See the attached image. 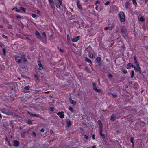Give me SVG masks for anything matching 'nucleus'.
<instances>
[{
	"label": "nucleus",
	"mask_w": 148,
	"mask_h": 148,
	"mask_svg": "<svg viewBox=\"0 0 148 148\" xmlns=\"http://www.w3.org/2000/svg\"><path fill=\"white\" fill-rule=\"evenodd\" d=\"M2 36L5 38H7V36L5 35H4L3 34L2 35Z\"/></svg>",
	"instance_id": "obj_43"
},
{
	"label": "nucleus",
	"mask_w": 148,
	"mask_h": 148,
	"mask_svg": "<svg viewBox=\"0 0 148 148\" xmlns=\"http://www.w3.org/2000/svg\"><path fill=\"white\" fill-rule=\"evenodd\" d=\"M34 136H36V134L35 133H34Z\"/></svg>",
	"instance_id": "obj_60"
},
{
	"label": "nucleus",
	"mask_w": 148,
	"mask_h": 148,
	"mask_svg": "<svg viewBox=\"0 0 148 148\" xmlns=\"http://www.w3.org/2000/svg\"><path fill=\"white\" fill-rule=\"evenodd\" d=\"M69 100L73 105H75L76 104V102L75 101L72 100L71 98H69Z\"/></svg>",
	"instance_id": "obj_11"
},
{
	"label": "nucleus",
	"mask_w": 148,
	"mask_h": 148,
	"mask_svg": "<svg viewBox=\"0 0 148 148\" xmlns=\"http://www.w3.org/2000/svg\"><path fill=\"white\" fill-rule=\"evenodd\" d=\"M30 88V87H29V86L28 85V86H25V88H24V89L25 90H29V89Z\"/></svg>",
	"instance_id": "obj_29"
},
{
	"label": "nucleus",
	"mask_w": 148,
	"mask_h": 148,
	"mask_svg": "<svg viewBox=\"0 0 148 148\" xmlns=\"http://www.w3.org/2000/svg\"><path fill=\"white\" fill-rule=\"evenodd\" d=\"M148 1V0H145V3H146Z\"/></svg>",
	"instance_id": "obj_59"
},
{
	"label": "nucleus",
	"mask_w": 148,
	"mask_h": 148,
	"mask_svg": "<svg viewBox=\"0 0 148 148\" xmlns=\"http://www.w3.org/2000/svg\"><path fill=\"white\" fill-rule=\"evenodd\" d=\"M15 11H16V12H19L20 11V10H18L17 8H16Z\"/></svg>",
	"instance_id": "obj_40"
},
{
	"label": "nucleus",
	"mask_w": 148,
	"mask_h": 148,
	"mask_svg": "<svg viewBox=\"0 0 148 148\" xmlns=\"http://www.w3.org/2000/svg\"><path fill=\"white\" fill-rule=\"evenodd\" d=\"M92 138L93 140L95 139V135H93L92 136Z\"/></svg>",
	"instance_id": "obj_51"
},
{
	"label": "nucleus",
	"mask_w": 148,
	"mask_h": 148,
	"mask_svg": "<svg viewBox=\"0 0 148 148\" xmlns=\"http://www.w3.org/2000/svg\"><path fill=\"white\" fill-rule=\"evenodd\" d=\"M101 58L99 57H97L96 59V61L97 62H99L101 60Z\"/></svg>",
	"instance_id": "obj_23"
},
{
	"label": "nucleus",
	"mask_w": 148,
	"mask_h": 148,
	"mask_svg": "<svg viewBox=\"0 0 148 148\" xmlns=\"http://www.w3.org/2000/svg\"><path fill=\"white\" fill-rule=\"evenodd\" d=\"M70 10H71V11L72 12H73V9L72 8H70Z\"/></svg>",
	"instance_id": "obj_55"
},
{
	"label": "nucleus",
	"mask_w": 148,
	"mask_h": 148,
	"mask_svg": "<svg viewBox=\"0 0 148 148\" xmlns=\"http://www.w3.org/2000/svg\"><path fill=\"white\" fill-rule=\"evenodd\" d=\"M85 60L90 64H92V62L91 60L86 57L85 58Z\"/></svg>",
	"instance_id": "obj_19"
},
{
	"label": "nucleus",
	"mask_w": 148,
	"mask_h": 148,
	"mask_svg": "<svg viewBox=\"0 0 148 148\" xmlns=\"http://www.w3.org/2000/svg\"><path fill=\"white\" fill-rule=\"evenodd\" d=\"M37 75L36 74L35 75V76L36 78H37Z\"/></svg>",
	"instance_id": "obj_61"
},
{
	"label": "nucleus",
	"mask_w": 148,
	"mask_h": 148,
	"mask_svg": "<svg viewBox=\"0 0 148 148\" xmlns=\"http://www.w3.org/2000/svg\"><path fill=\"white\" fill-rule=\"evenodd\" d=\"M130 4L128 2H126L125 3V6L126 8L127 9L130 7Z\"/></svg>",
	"instance_id": "obj_14"
},
{
	"label": "nucleus",
	"mask_w": 148,
	"mask_h": 148,
	"mask_svg": "<svg viewBox=\"0 0 148 148\" xmlns=\"http://www.w3.org/2000/svg\"><path fill=\"white\" fill-rule=\"evenodd\" d=\"M58 49L61 52H63V50L62 49H61V48H60V47H58Z\"/></svg>",
	"instance_id": "obj_35"
},
{
	"label": "nucleus",
	"mask_w": 148,
	"mask_h": 148,
	"mask_svg": "<svg viewBox=\"0 0 148 148\" xmlns=\"http://www.w3.org/2000/svg\"><path fill=\"white\" fill-rule=\"evenodd\" d=\"M132 3L135 6H136L137 5V3L136 0H132Z\"/></svg>",
	"instance_id": "obj_25"
},
{
	"label": "nucleus",
	"mask_w": 148,
	"mask_h": 148,
	"mask_svg": "<svg viewBox=\"0 0 148 148\" xmlns=\"http://www.w3.org/2000/svg\"><path fill=\"white\" fill-rule=\"evenodd\" d=\"M14 146L15 147H18L19 145V142L17 140H14L13 141Z\"/></svg>",
	"instance_id": "obj_10"
},
{
	"label": "nucleus",
	"mask_w": 148,
	"mask_h": 148,
	"mask_svg": "<svg viewBox=\"0 0 148 148\" xmlns=\"http://www.w3.org/2000/svg\"><path fill=\"white\" fill-rule=\"evenodd\" d=\"M88 0H85V1H86V2H87L88 1Z\"/></svg>",
	"instance_id": "obj_63"
},
{
	"label": "nucleus",
	"mask_w": 148,
	"mask_h": 148,
	"mask_svg": "<svg viewBox=\"0 0 148 148\" xmlns=\"http://www.w3.org/2000/svg\"><path fill=\"white\" fill-rule=\"evenodd\" d=\"M102 129H100L99 133H100V135L101 136L102 135Z\"/></svg>",
	"instance_id": "obj_37"
},
{
	"label": "nucleus",
	"mask_w": 148,
	"mask_h": 148,
	"mask_svg": "<svg viewBox=\"0 0 148 148\" xmlns=\"http://www.w3.org/2000/svg\"><path fill=\"white\" fill-rule=\"evenodd\" d=\"M98 124H99V125H100V129H103V126H102V123L101 122V121L100 120H98Z\"/></svg>",
	"instance_id": "obj_12"
},
{
	"label": "nucleus",
	"mask_w": 148,
	"mask_h": 148,
	"mask_svg": "<svg viewBox=\"0 0 148 148\" xmlns=\"http://www.w3.org/2000/svg\"><path fill=\"white\" fill-rule=\"evenodd\" d=\"M90 58H92L93 57V55L92 54H90Z\"/></svg>",
	"instance_id": "obj_50"
},
{
	"label": "nucleus",
	"mask_w": 148,
	"mask_h": 148,
	"mask_svg": "<svg viewBox=\"0 0 148 148\" xmlns=\"http://www.w3.org/2000/svg\"><path fill=\"white\" fill-rule=\"evenodd\" d=\"M122 71L125 74L127 73V70H126L124 68L122 69Z\"/></svg>",
	"instance_id": "obj_22"
},
{
	"label": "nucleus",
	"mask_w": 148,
	"mask_h": 148,
	"mask_svg": "<svg viewBox=\"0 0 148 148\" xmlns=\"http://www.w3.org/2000/svg\"><path fill=\"white\" fill-rule=\"evenodd\" d=\"M109 27H106L104 28V30H108L109 29Z\"/></svg>",
	"instance_id": "obj_41"
},
{
	"label": "nucleus",
	"mask_w": 148,
	"mask_h": 148,
	"mask_svg": "<svg viewBox=\"0 0 148 148\" xmlns=\"http://www.w3.org/2000/svg\"><path fill=\"white\" fill-rule=\"evenodd\" d=\"M132 66V64L130 63H129L127 66V68L128 69H130L131 68Z\"/></svg>",
	"instance_id": "obj_20"
},
{
	"label": "nucleus",
	"mask_w": 148,
	"mask_h": 148,
	"mask_svg": "<svg viewBox=\"0 0 148 148\" xmlns=\"http://www.w3.org/2000/svg\"><path fill=\"white\" fill-rule=\"evenodd\" d=\"M36 34L37 36L39 38L41 39V37L40 35V33L38 31H36Z\"/></svg>",
	"instance_id": "obj_15"
},
{
	"label": "nucleus",
	"mask_w": 148,
	"mask_h": 148,
	"mask_svg": "<svg viewBox=\"0 0 148 148\" xmlns=\"http://www.w3.org/2000/svg\"><path fill=\"white\" fill-rule=\"evenodd\" d=\"M113 96L114 97H116L117 95H116L114 94L113 95Z\"/></svg>",
	"instance_id": "obj_53"
},
{
	"label": "nucleus",
	"mask_w": 148,
	"mask_h": 148,
	"mask_svg": "<svg viewBox=\"0 0 148 148\" xmlns=\"http://www.w3.org/2000/svg\"><path fill=\"white\" fill-rule=\"evenodd\" d=\"M79 37L78 36L72 39V42H77L79 39Z\"/></svg>",
	"instance_id": "obj_8"
},
{
	"label": "nucleus",
	"mask_w": 148,
	"mask_h": 148,
	"mask_svg": "<svg viewBox=\"0 0 148 148\" xmlns=\"http://www.w3.org/2000/svg\"><path fill=\"white\" fill-rule=\"evenodd\" d=\"M20 9L21 10L23 11L24 12H25L26 11L25 9L22 7H20Z\"/></svg>",
	"instance_id": "obj_27"
},
{
	"label": "nucleus",
	"mask_w": 148,
	"mask_h": 148,
	"mask_svg": "<svg viewBox=\"0 0 148 148\" xmlns=\"http://www.w3.org/2000/svg\"><path fill=\"white\" fill-rule=\"evenodd\" d=\"M134 59L136 65V67H135L134 69L136 72H138L140 71V68L139 65V64L138 62H137L136 58V56H134Z\"/></svg>",
	"instance_id": "obj_2"
},
{
	"label": "nucleus",
	"mask_w": 148,
	"mask_h": 148,
	"mask_svg": "<svg viewBox=\"0 0 148 148\" xmlns=\"http://www.w3.org/2000/svg\"><path fill=\"white\" fill-rule=\"evenodd\" d=\"M22 60H23L25 62H27V61L25 58V56L24 55H22L21 57L18 56L15 57V61L18 63H21Z\"/></svg>",
	"instance_id": "obj_1"
},
{
	"label": "nucleus",
	"mask_w": 148,
	"mask_h": 148,
	"mask_svg": "<svg viewBox=\"0 0 148 148\" xmlns=\"http://www.w3.org/2000/svg\"><path fill=\"white\" fill-rule=\"evenodd\" d=\"M116 117V116L114 115H112L110 118V119L112 121H114V119Z\"/></svg>",
	"instance_id": "obj_24"
},
{
	"label": "nucleus",
	"mask_w": 148,
	"mask_h": 148,
	"mask_svg": "<svg viewBox=\"0 0 148 148\" xmlns=\"http://www.w3.org/2000/svg\"><path fill=\"white\" fill-rule=\"evenodd\" d=\"M97 7H96L95 8H96V10H97Z\"/></svg>",
	"instance_id": "obj_64"
},
{
	"label": "nucleus",
	"mask_w": 148,
	"mask_h": 148,
	"mask_svg": "<svg viewBox=\"0 0 148 148\" xmlns=\"http://www.w3.org/2000/svg\"><path fill=\"white\" fill-rule=\"evenodd\" d=\"M102 138H105V135H103V134H102V136H101Z\"/></svg>",
	"instance_id": "obj_54"
},
{
	"label": "nucleus",
	"mask_w": 148,
	"mask_h": 148,
	"mask_svg": "<svg viewBox=\"0 0 148 148\" xmlns=\"http://www.w3.org/2000/svg\"><path fill=\"white\" fill-rule=\"evenodd\" d=\"M131 73H132L131 74V78H132L133 77L134 75V71H131Z\"/></svg>",
	"instance_id": "obj_26"
},
{
	"label": "nucleus",
	"mask_w": 148,
	"mask_h": 148,
	"mask_svg": "<svg viewBox=\"0 0 148 148\" xmlns=\"http://www.w3.org/2000/svg\"><path fill=\"white\" fill-rule=\"evenodd\" d=\"M1 112L4 114H5L8 115H10L12 114V112H7L5 111L1 110Z\"/></svg>",
	"instance_id": "obj_13"
},
{
	"label": "nucleus",
	"mask_w": 148,
	"mask_h": 148,
	"mask_svg": "<svg viewBox=\"0 0 148 148\" xmlns=\"http://www.w3.org/2000/svg\"><path fill=\"white\" fill-rule=\"evenodd\" d=\"M93 89L95 91L98 92H100L101 90L100 89H97L95 85V82H93Z\"/></svg>",
	"instance_id": "obj_4"
},
{
	"label": "nucleus",
	"mask_w": 148,
	"mask_h": 148,
	"mask_svg": "<svg viewBox=\"0 0 148 148\" xmlns=\"http://www.w3.org/2000/svg\"><path fill=\"white\" fill-rule=\"evenodd\" d=\"M57 114L59 116V117L61 118H63L64 116V112L62 111L60 112H58L57 113Z\"/></svg>",
	"instance_id": "obj_5"
},
{
	"label": "nucleus",
	"mask_w": 148,
	"mask_h": 148,
	"mask_svg": "<svg viewBox=\"0 0 148 148\" xmlns=\"http://www.w3.org/2000/svg\"><path fill=\"white\" fill-rule=\"evenodd\" d=\"M67 40L69 41H70V38L69 37V35H67Z\"/></svg>",
	"instance_id": "obj_34"
},
{
	"label": "nucleus",
	"mask_w": 148,
	"mask_h": 148,
	"mask_svg": "<svg viewBox=\"0 0 148 148\" xmlns=\"http://www.w3.org/2000/svg\"><path fill=\"white\" fill-rule=\"evenodd\" d=\"M67 124L68 126H70L71 124V123L69 120H68L67 121Z\"/></svg>",
	"instance_id": "obj_21"
},
{
	"label": "nucleus",
	"mask_w": 148,
	"mask_h": 148,
	"mask_svg": "<svg viewBox=\"0 0 148 148\" xmlns=\"http://www.w3.org/2000/svg\"><path fill=\"white\" fill-rule=\"evenodd\" d=\"M25 67L24 66H20L19 67V69H18V71H19L20 72H21L20 70L21 69H22L23 70H24L25 69Z\"/></svg>",
	"instance_id": "obj_17"
},
{
	"label": "nucleus",
	"mask_w": 148,
	"mask_h": 148,
	"mask_svg": "<svg viewBox=\"0 0 148 148\" xmlns=\"http://www.w3.org/2000/svg\"><path fill=\"white\" fill-rule=\"evenodd\" d=\"M0 27L1 28H2L3 27H2V26H0Z\"/></svg>",
	"instance_id": "obj_62"
},
{
	"label": "nucleus",
	"mask_w": 148,
	"mask_h": 148,
	"mask_svg": "<svg viewBox=\"0 0 148 148\" xmlns=\"http://www.w3.org/2000/svg\"><path fill=\"white\" fill-rule=\"evenodd\" d=\"M99 3V1H96L95 3V4H98V3Z\"/></svg>",
	"instance_id": "obj_46"
},
{
	"label": "nucleus",
	"mask_w": 148,
	"mask_h": 148,
	"mask_svg": "<svg viewBox=\"0 0 148 148\" xmlns=\"http://www.w3.org/2000/svg\"><path fill=\"white\" fill-rule=\"evenodd\" d=\"M38 64L39 66V70H41L43 68V66L41 62H38Z\"/></svg>",
	"instance_id": "obj_6"
},
{
	"label": "nucleus",
	"mask_w": 148,
	"mask_h": 148,
	"mask_svg": "<svg viewBox=\"0 0 148 148\" xmlns=\"http://www.w3.org/2000/svg\"><path fill=\"white\" fill-rule=\"evenodd\" d=\"M56 6L57 8H60V5L59 3H56Z\"/></svg>",
	"instance_id": "obj_30"
},
{
	"label": "nucleus",
	"mask_w": 148,
	"mask_h": 148,
	"mask_svg": "<svg viewBox=\"0 0 148 148\" xmlns=\"http://www.w3.org/2000/svg\"><path fill=\"white\" fill-rule=\"evenodd\" d=\"M49 3L51 7L53 8L54 6V2L53 0H48Z\"/></svg>",
	"instance_id": "obj_9"
},
{
	"label": "nucleus",
	"mask_w": 148,
	"mask_h": 148,
	"mask_svg": "<svg viewBox=\"0 0 148 148\" xmlns=\"http://www.w3.org/2000/svg\"><path fill=\"white\" fill-rule=\"evenodd\" d=\"M50 110L51 111H53L54 110V108H50Z\"/></svg>",
	"instance_id": "obj_45"
},
{
	"label": "nucleus",
	"mask_w": 148,
	"mask_h": 148,
	"mask_svg": "<svg viewBox=\"0 0 148 148\" xmlns=\"http://www.w3.org/2000/svg\"><path fill=\"white\" fill-rule=\"evenodd\" d=\"M110 3V2L109 1H107L105 4V5H108Z\"/></svg>",
	"instance_id": "obj_39"
},
{
	"label": "nucleus",
	"mask_w": 148,
	"mask_h": 148,
	"mask_svg": "<svg viewBox=\"0 0 148 148\" xmlns=\"http://www.w3.org/2000/svg\"><path fill=\"white\" fill-rule=\"evenodd\" d=\"M108 76L110 77H112V75L110 74H109L108 75Z\"/></svg>",
	"instance_id": "obj_47"
},
{
	"label": "nucleus",
	"mask_w": 148,
	"mask_h": 148,
	"mask_svg": "<svg viewBox=\"0 0 148 148\" xmlns=\"http://www.w3.org/2000/svg\"><path fill=\"white\" fill-rule=\"evenodd\" d=\"M131 66L132 67V68H134V69L135 68V66L133 65H132Z\"/></svg>",
	"instance_id": "obj_52"
},
{
	"label": "nucleus",
	"mask_w": 148,
	"mask_h": 148,
	"mask_svg": "<svg viewBox=\"0 0 148 148\" xmlns=\"http://www.w3.org/2000/svg\"><path fill=\"white\" fill-rule=\"evenodd\" d=\"M29 113V115L32 116H36V115L35 114H32V113H31L30 112H28Z\"/></svg>",
	"instance_id": "obj_31"
},
{
	"label": "nucleus",
	"mask_w": 148,
	"mask_h": 148,
	"mask_svg": "<svg viewBox=\"0 0 148 148\" xmlns=\"http://www.w3.org/2000/svg\"><path fill=\"white\" fill-rule=\"evenodd\" d=\"M61 5H62V0H57Z\"/></svg>",
	"instance_id": "obj_32"
},
{
	"label": "nucleus",
	"mask_w": 148,
	"mask_h": 148,
	"mask_svg": "<svg viewBox=\"0 0 148 148\" xmlns=\"http://www.w3.org/2000/svg\"><path fill=\"white\" fill-rule=\"evenodd\" d=\"M138 20L140 21L143 22L144 20V18L142 16L140 17L139 16L138 17Z\"/></svg>",
	"instance_id": "obj_16"
},
{
	"label": "nucleus",
	"mask_w": 148,
	"mask_h": 148,
	"mask_svg": "<svg viewBox=\"0 0 148 148\" xmlns=\"http://www.w3.org/2000/svg\"><path fill=\"white\" fill-rule=\"evenodd\" d=\"M3 53L4 55H5L6 54V49L4 48L3 49Z\"/></svg>",
	"instance_id": "obj_33"
},
{
	"label": "nucleus",
	"mask_w": 148,
	"mask_h": 148,
	"mask_svg": "<svg viewBox=\"0 0 148 148\" xmlns=\"http://www.w3.org/2000/svg\"><path fill=\"white\" fill-rule=\"evenodd\" d=\"M32 18H35L36 19H37L38 16L36 15V14H32Z\"/></svg>",
	"instance_id": "obj_18"
},
{
	"label": "nucleus",
	"mask_w": 148,
	"mask_h": 148,
	"mask_svg": "<svg viewBox=\"0 0 148 148\" xmlns=\"http://www.w3.org/2000/svg\"><path fill=\"white\" fill-rule=\"evenodd\" d=\"M85 69H86L87 71H88V68L87 66L85 67Z\"/></svg>",
	"instance_id": "obj_49"
},
{
	"label": "nucleus",
	"mask_w": 148,
	"mask_h": 148,
	"mask_svg": "<svg viewBox=\"0 0 148 148\" xmlns=\"http://www.w3.org/2000/svg\"><path fill=\"white\" fill-rule=\"evenodd\" d=\"M77 4L78 8L80 10H82V7L79 1H77Z\"/></svg>",
	"instance_id": "obj_7"
},
{
	"label": "nucleus",
	"mask_w": 148,
	"mask_h": 148,
	"mask_svg": "<svg viewBox=\"0 0 148 148\" xmlns=\"http://www.w3.org/2000/svg\"><path fill=\"white\" fill-rule=\"evenodd\" d=\"M92 148H96V147L95 146H93L92 147Z\"/></svg>",
	"instance_id": "obj_58"
},
{
	"label": "nucleus",
	"mask_w": 148,
	"mask_h": 148,
	"mask_svg": "<svg viewBox=\"0 0 148 148\" xmlns=\"http://www.w3.org/2000/svg\"><path fill=\"white\" fill-rule=\"evenodd\" d=\"M84 136L85 138L86 139H88V137L86 135H85Z\"/></svg>",
	"instance_id": "obj_44"
},
{
	"label": "nucleus",
	"mask_w": 148,
	"mask_h": 148,
	"mask_svg": "<svg viewBox=\"0 0 148 148\" xmlns=\"http://www.w3.org/2000/svg\"><path fill=\"white\" fill-rule=\"evenodd\" d=\"M17 18H21V16H17Z\"/></svg>",
	"instance_id": "obj_56"
},
{
	"label": "nucleus",
	"mask_w": 148,
	"mask_h": 148,
	"mask_svg": "<svg viewBox=\"0 0 148 148\" xmlns=\"http://www.w3.org/2000/svg\"><path fill=\"white\" fill-rule=\"evenodd\" d=\"M44 129H42L41 130V132H44Z\"/></svg>",
	"instance_id": "obj_48"
},
{
	"label": "nucleus",
	"mask_w": 148,
	"mask_h": 148,
	"mask_svg": "<svg viewBox=\"0 0 148 148\" xmlns=\"http://www.w3.org/2000/svg\"><path fill=\"white\" fill-rule=\"evenodd\" d=\"M16 8H16V7H14V8H13V9H12V10H14V9H15V10H16Z\"/></svg>",
	"instance_id": "obj_57"
},
{
	"label": "nucleus",
	"mask_w": 148,
	"mask_h": 148,
	"mask_svg": "<svg viewBox=\"0 0 148 148\" xmlns=\"http://www.w3.org/2000/svg\"><path fill=\"white\" fill-rule=\"evenodd\" d=\"M69 110H70L71 111H73V108L71 107H70L69 108Z\"/></svg>",
	"instance_id": "obj_42"
},
{
	"label": "nucleus",
	"mask_w": 148,
	"mask_h": 148,
	"mask_svg": "<svg viewBox=\"0 0 148 148\" xmlns=\"http://www.w3.org/2000/svg\"><path fill=\"white\" fill-rule=\"evenodd\" d=\"M119 17L121 21L124 22L125 20V15L123 12H121L119 14Z\"/></svg>",
	"instance_id": "obj_3"
},
{
	"label": "nucleus",
	"mask_w": 148,
	"mask_h": 148,
	"mask_svg": "<svg viewBox=\"0 0 148 148\" xmlns=\"http://www.w3.org/2000/svg\"><path fill=\"white\" fill-rule=\"evenodd\" d=\"M42 34L43 36L45 37L46 36V33L45 32H43L42 33Z\"/></svg>",
	"instance_id": "obj_38"
},
{
	"label": "nucleus",
	"mask_w": 148,
	"mask_h": 148,
	"mask_svg": "<svg viewBox=\"0 0 148 148\" xmlns=\"http://www.w3.org/2000/svg\"><path fill=\"white\" fill-rule=\"evenodd\" d=\"M133 140H134V138H133V137H132L131 138V142L132 143V144H133V145H134V143H133Z\"/></svg>",
	"instance_id": "obj_36"
},
{
	"label": "nucleus",
	"mask_w": 148,
	"mask_h": 148,
	"mask_svg": "<svg viewBox=\"0 0 148 148\" xmlns=\"http://www.w3.org/2000/svg\"><path fill=\"white\" fill-rule=\"evenodd\" d=\"M36 11H37V14H38L40 15H41L42 12L41 11H40L39 10H36Z\"/></svg>",
	"instance_id": "obj_28"
}]
</instances>
